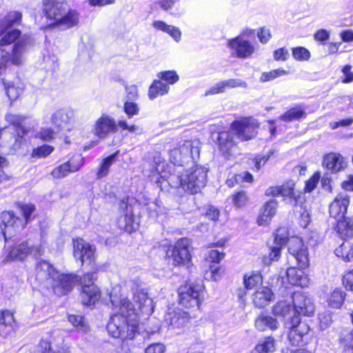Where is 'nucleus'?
I'll use <instances>...</instances> for the list:
<instances>
[{
  "label": "nucleus",
  "instance_id": "43",
  "mask_svg": "<svg viewBox=\"0 0 353 353\" xmlns=\"http://www.w3.org/2000/svg\"><path fill=\"white\" fill-rule=\"evenodd\" d=\"M123 110L128 118H132L138 115L140 111L139 105L132 101H125Z\"/></svg>",
  "mask_w": 353,
  "mask_h": 353
},
{
  "label": "nucleus",
  "instance_id": "12",
  "mask_svg": "<svg viewBox=\"0 0 353 353\" xmlns=\"http://www.w3.org/2000/svg\"><path fill=\"white\" fill-rule=\"evenodd\" d=\"M189 321V314L179 308L169 307L164 316V323L173 330L186 326Z\"/></svg>",
  "mask_w": 353,
  "mask_h": 353
},
{
  "label": "nucleus",
  "instance_id": "23",
  "mask_svg": "<svg viewBox=\"0 0 353 353\" xmlns=\"http://www.w3.org/2000/svg\"><path fill=\"white\" fill-rule=\"evenodd\" d=\"M79 22V14L68 6L65 10L64 14L58 19L54 25L63 29H68L78 25Z\"/></svg>",
  "mask_w": 353,
  "mask_h": 353
},
{
  "label": "nucleus",
  "instance_id": "27",
  "mask_svg": "<svg viewBox=\"0 0 353 353\" xmlns=\"http://www.w3.org/2000/svg\"><path fill=\"white\" fill-rule=\"evenodd\" d=\"M286 276L288 282L293 285L304 288L309 285L310 279L301 270L290 268L286 271Z\"/></svg>",
  "mask_w": 353,
  "mask_h": 353
},
{
  "label": "nucleus",
  "instance_id": "64",
  "mask_svg": "<svg viewBox=\"0 0 353 353\" xmlns=\"http://www.w3.org/2000/svg\"><path fill=\"white\" fill-rule=\"evenodd\" d=\"M352 66L346 65L342 70L345 78L343 79V83H350L353 81V72H351Z\"/></svg>",
  "mask_w": 353,
  "mask_h": 353
},
{
  "label": "nucleus",
  "instance_id": "54",
  "mask_svg": "<svg viewBox=\"0 0 353 353\" xmlns=\"http://www.w3.org/2000/svg\"><path fill=\"white\" fill-rule=\"evenodd\" d=\"M294 185L292 182H288L285 185H280V195L282 196L294 197Z\"/></svg>",
  "mask_w": 353,
  "mask_h": 353
},
{
  "label": "nucleus",
  "instance_id": "19",
  "mask_svg": "<svg viewBox=\"0 0 353 353\" xmlns=\"http://www.w3.org/2000/svg\"><path fill=\"white\" fill-rule=\"evenodd\" d=\"M94 252L95 248L82 239H77L74 241V256L80 260L81 264L86 260L91 261Z\"/></svg>",
  "mask_w": 353,
  "mask_h": 353
},
{
  "label": "nucleus",
  "instance_id": "38",
  "mask_svg": "<svg viewBox=\"0 0 353 353\" xmlns=\"http://www.w3.org/2000/svg\"><path fill=\"white\" fill-rule=\"evenodd\" d=\"M294 311L293 307L287 301H279L273 307L272 312L274 316L286 317L290 312Z\"/></svg>",
  "mask_w": 353,
  "mask_h": 353
},
{
  "label": "nucleus",
  "instance_id": "63",
  "mask_svg": "<svg viewBox=\"0 0 353 353\" xmlns=\"http://www.w3.org/2000/svg\"><path fill=\"white\" fill-rule=\"evenodd\" d=\"M257 36L261 43H265L271 38L270 31L265 28H261L260 31L257 33Z\"/></svg>",
  "mask_w": 353,
  "mask_h": 353
},
{
  "label": "nucleus",
  "instance_id": "62",
  "mask_svg": "<svg viewBox=\"0 0 353 353\" xmlns=\"http://www.w3.org/2000/svg\"><path fill=\"white\" fill-rule=\"evenodd\" d=\"M126 101H134L138 98V89L135 85H130L126 88Z\"/></svg>",
  "mask_w": 353,
  "mask_h": 353
},
{
  "label": "nucleus",
  "instance_id": "25",
  "mask_svg": "<svg viewBox=\"0 0 353 353\" xmlns=\"http://www.w3.org/2000/svg\"><path fill=\"white\" fill-rule=\"evenodd\" d=\"M323 164L327 170L334 173L341 171L346 166L343 157L339 153L334 152L325 155Z\"/></svg>",
  "mask_w": 353,
  "mask_h": 353
},
{
  "label": "nucleus",
  "instance_id": "51",
  "mask_svg": "<svg viewBox=\"0 0 353 353\" xmlns=\"http://www.w3.org/2000/svg\"><path fill=\"white\" fill-rule=\"evenodd\" d=\"M321 175L319 172H315L311 178L305 182V191L311 192L314 190L320 179Z\"/></svg>",
  "mask_w": 353,
  "mask_h": 353
},
{
  "label": "nucleus",
  "instance_id": "15",
  "mask_svg": "<svg viewBox=\"0 0 353 353\" xmlns=\"http://www.w3.org/2000/svg\"><path fill=\"white\" fill-rule=\"evenodd\" d=\"M349 203L350 197L346 193L338 194L330 205V216L336 221L345 219Z\"/></svg>",
  "mask_w": 353,
  "mask_h": 353
},
{
  "label": "nucleus",
  "instance_id": "50",
  "mask_svg": "<svg viewBox=\"0 0 353 353\" xmlns=\"http://www.w3.org/2000/svg\"><path fill=\"white\" fill-rule=\"evenodd\" d=\"M132 219L131 214L128 213L123 214L118 219V225L121 229L128 231L131 228Z\"/></svg>",
  "mask_w": 353,
  "mask_h": 353
},
{
  "label": "nucleus",
  "instance_id": "44",
  "mask_svg": "<svg viewBox=\"0 0 353 353\" xmlns=\"http://www.w3.org/2000/svg\"><path fill=\"white\" fill-rule=\"evenodd\" d=\"M68 321L79 330L85 332L87 331L88 326L85 323L83 316L79 315H70L68 316Z\"/></svg>",
  "mask_w": 353,
  "mask_h": 353
},
{
  "label": "nucleus",
  "instance_id": "59",
  "mask_svg": "<svg viewBox=\"0 0 353 353\" xmlns=\"http://www.w3.org/2000/svg\"><path fill=\"white\" fill-rule=\"evenodd\" d=\"M221 268L217 264L212 265L210 267V272H207V275L210 274V279L213 281H218L221 278Z\"/></svg>",
  "mask_w": 353,
  "mask_h": 353
},
{
  "label": "nucleus",
  "instance_id": "31",
  "mask_svg": "<svg viewBox=\"0 0 353 353\" xmlns=\"http://www.w3.org/2000/svg\"><path fill=\"white\" fill-rule=\"evenodd\" d=\"M335 228L338 235L342 239H350L353 236V222L349 219H342L336 221Z\"/></svg>",
  "mask_w": 353,
  "mask_h": 353
},
{
  "label": "nucleus",
  "instance_id": "5",
  "mask_svg": "<svg viewBox=\"0 0 353 353\" xmlns=\"http://www.w3.org/2000/svg\"><path fill=\"white\" fill-rule=\"evenodd\" d=\"M208 170L201 166L196 165L185 173L172 174L170 176V182L175 188L181 187L184 191L190 194H196L205 186L207 183Z\"/></svg>",
  "mask_w": 353,
  "mask_h": 353
},
{
  "label": "nucleus",
  "instance_id": "58",
  "mask_svg": "<svg viewBox=\"0 0 353 353\" xmlns=\"http://www.w3.org/2000/svg\"><path fill=\"white\" fill-rule=\"evenodd\" d=\"M289 57V52L285 48L276 50L274 52V59L276 61H285Z\"/></svg>",
  "mask_w": 353,
  "mask_h": 353
},
{
  "label": "nucleus",
  "instance_id": "33",
  "mask_svg": "<svg viewBox=\"0 0 353 353\" xmlns=\"http://www.w3.org/2000/svg\"><path fill=\"white\" fill-rule=\"evenodd\" d=\"M216 140L219 145V149L225 154H229L232 147L234 145L232 137L230 132L223 131L217 134Z\"/></svg>",
  "mask_w": 353,
  "mask_h": 353
},
{
  "label": "nucleus",
  "instance_id": "46",
  "mask_svg": "<svg viewBox=\"0 0 353 353\" xmlns=\"http://www.w3.org/2000/svg\"><path fill=\"white\" fill-rule=\"evenodd\" d=\"M319 328L325 330L329 327L332 323V316L330 312L321 313L319 315Z\"/></svg>",
  "mask_w": 353,
  "mask_h": 353
},
{
  "label": "nucleus",
  "instance_id": "32",
  "mask_svg": "<svg viewBox=\"0 0 353 353\" xmlns=\"http://www.w3.org/2000/svg\"><path fill=\"white\" fill-rule=\"evenodd\" d=\"M287 328H294L296 332H298L302 338L307 334L310 331L309 325L305 323H301V319L299 315L294 314L290 319L285 323Z\"/></svg>",
  "mask_w": 353,
  "mask_h": 353
},
{
  "label": "nucleus",
  "instance_id": "8",
  "mask_svg": "<svg viewBox=\"0 0 353 353\" xmlns=\"http://www.w3.org/2000/svg\"><path fill=\"white\" fill-rule=\"evenodd\" d=\"M26 226L23 220L15 216L10 211H4L0 215V232L3 234L5 241L17 231L23 229Z\"/></svg>",
  "mask_w": 353,
  "mask_h": 353
},
{
  "label": "nucleus",
  "instance_id": "48",
  "mask_svg": "<svg viewBox=\"0 0 353 353\" xmlns=\"http://www.w3.org/2000/svg\"><path fill=\"white\" fill-rule=\"evenodd\" d=\"M158 77L163 81L168 82L170 84H174L179 81V76L175 71H165L158 74Z\"/></svg>",
  "mask_w": 353,
  "mask_h": 353
},
{
  "label": "nucleus",
  "instance_id": "6",
  "mask_svg": "<svg viewBox=\"0 0 353 353\" xmlns=\"http://www.w3.org/2000/svg\"><path fill=\"white\" fill-rule=\"evenodd\" d=\"M199 142L185 141L170 150V161L179 166H183L192 159L199 157L200 150Z\"/></svg>",
  "mask_w": 353,
  "mask_h": 353
},
{
  "label": "nucleus",
  "instance_id": "20",
  "mask_svg": "<svg viewBox=\"0 0 353 353\" xmlns=\"http://www.w3.org/2000/svg\"><path fill=\"white\" fill-rule=\"evenodd\" d=\"M1 82L7 96L12 101L16 100L24 89V83L19 77H16L12 80L3 78Z\"/></svg>",
  "mask_w": 353,
  "mask_h": 353
},
{
  "label": "nucleus",
  "instance_id": "10",
  "mask_svg": "<svg viewBox=\"0 0 353 353\" xmlns=\"http://www.w3.org/2000/svg\"><path fill=\"white\" fill-rule=\"evenodd\" d=\"M201 286L199 285H185L179 288V302L185 307H199Z\"/></svg>",
  "mask_w": 353,
  "mask_h": 353
},
{
  "label": "nucleus",
  "instance_id": "37",
  "mask_svg": "<svg viewBox=\"0 0 353 353\" xmlns=\"http://www.w3.org/2000/svg\"><path fill=\"white\" fill-rule=\"evenodd\" d=\"M305 115L306 114L303 108L300 106H296L286 111L280 117V119L285 122H290L305 117Z\"/></svg>",
  "mask_w": 353,
  "mask_h": 353
},
{
  "label": "nucleus",
  "instance_id": "11",
  "mask_svg": "<svg viewBox=\"0 0 353 353\" xmlns=\"http://www.w3.org/2000/svg\"><path fill=\"white\" fill-rule=\"evenodd\" d=\"M68 6L66 0H43V10L46 19L54 25Z\"/></svg>",
  "mask_w": 353,
  "mask_h": 353
},
{
  "label": "nucleus",
  "instance_id": "41",
  "mask_svg": "<svg viewBox=\"0 0 353 353\" xmlns=\"http://www.w3.org/2000/svg\"><path fill=\"white\" fill-rule=\"evenodd\" d=\"M262 282L263 278L260 274H253L249 276H245L244 278L245 287L248 290L261 284Z\"/></svg>",
  "mask_w": 353,
  "mask_h": 353
},
{
  "label": "nucleus",
  "instance_id": "61",
  "mask_svg": "<svg viewBox=\"0 0 353 353\" xmlns=\"http://www.w3.org/2000/svg\"><path fill=\"white\" fill-rule=\"evenodd\" d=\"M272 154L273 152H270L268 155L266 156H257L254 160L256 170H259L266 163L270 155Z\"/></svg>",
  "mask_w": 353,
  "mask_h": 353
},
{
  "label": "nucleus",
  "instance_id": "60",
  "mask_svg": "<svg viewBox=\"0 0 353 353\" xmlns=\"http://www.w3.org/2000/svg\"><path fill=\"white\" fill-rule=\"evenodd\" d=\"M223 256L224 254L216 250H212L208 252V259L211 261L216 263V264L221 261Z\"/></svg>",
  "mask_w": 353,
  "mask_h": 353
},
{
  "label": "nucleus",
  "instance_id": "45",
  "mask_svg": "<svg viewBox=\"0 0 353 353\" xmlns=\"http://www.w3.org/2000/svg\"><path fill=\"white\" fill-rule=\"evenodd\" d=\"M292 56L296 60L307 61L310 57V53L303 47H296L292 49Z\"/></svg>",
  "mask_w": 353,
  "mask_h": 353
},
{
  "label": "nucleus",
  "instance_id": "49",
  "mask_svg": "<svg viewBox=\"0 0 353 353\" xmlns=\"http://www.w3.org/2000/svg\"><path fill=\"white\" fill-rule=\"evenodd\" d=\"M21 212L22 213L23 221L27 223L30 220L32 213L35 211V207L31 203L21 205L20 207Z\"/></svg>",
  "mask_w": 353,
  "mask_h": 353
},
{
  "label": "nucleus",
  "instance_id": "9",
  "mask_svg": "<svg viewBox=\"0 0 353 353\" xmlns=\"http://www.w3.org/2000/svg\"><path fill=\"white\" fill-rule=\"evenodd\" d=\"M43 250L40 245H34L30 241H24L19 245L14 246L6 257V261L19 260L22 261L28 255L34 258L41 256Z\"/></svg>",
  "mask_w": 353,
  "mask_h": 353
},
{
  "label": "nucleus",
  "instance_id": "35",
  "mask_svg": "<svg viewBox=\"0 0 353 353\" xmlns=\"http://www.w3.org/2000/svg\"><path fill=\"white\" fill-rule=\"evenodd\" d=\"M170 87L168 84L159 80H154L149 89V98L154 99L159 95H163L168 92Z\"/></svg>",
  "mask_w": 353,
  "mask_h": 353
},
{
  "label": "nucleus",
  "instance_id": "57",
  "mask_svg": "<svg viewBox=\"0 0 353 353\" xmlns=\"http://www.w3.org/2000/svg\"><path fill=\"white\" fill-rule=\"evenodd\" d=\"M343 284L346 289L353 291V270L343 276Z\"/></svg>",
  "mask_w": 353,
  "mask_h": 353
},
{
  "label": "nucleus",
  "instance_id": "4",
  "mask_svg": "<svg viewBox=\"0 0 353 353\" xmlns=\"http://www.w3.org/2000/svg\"><path fill=\"white\" fill-rule=\"evenodd\" d=\"M0 39V69L5 68L10 62L12 65H20L23 63V54L26 50L27 39L21 38L13 46L11 53L6 51L3 47L12 43L21 34V31L13 29L6 31Z\"/></svg>",
  "mask_w": 353,
  "mask_h": 353
},
{
  "label": "nucleus",
  "instance_id": "3",
  "mask_svg": "<svg viewBox=\"0 0 353 353\" xmlns=\"http://www.w3.org/2000/svg\"><path fill=\"white\" fill-rule=\"evenodd\" d=\"M288 232L285 228H281L274 233V245L271 246V252L268 256L263 258V262L270 264L272 261H277L281 256V250L288 240V251L290 255L296 259L297 265L301 269L309 265L307 248L302 240L298 237L288 238Z\"/></svg>",
  "mask_w": 353,
  "mask_h": 353
},
{
  "label": "nucleus",
  "instance_id": "2",
  "mask_svg": "<svg viewBox=\"0 0 353 353\" xmlns=\"http://www.w3.org/2000/svg\"><path fill=\"white\" fill-rule=\"evenodd\" d=\"M97 277L96 272L85 274L81 277L74 274H62L46 261H39L35 268V279L38 283L43 288L52 290L57 296L66 294L76 283H80L82 288L81 299L85 305L94 304L100 298L99 290L94 285Z\"/></svg>",
  "mask_w": 353,
  "mask_h": 353
},
{
  "label": "nucleus",
  "instance_id": "29",
  "mask_svg": "<svg viewBox=\"0 0 353 353\" xmlns=\"http://www.w3.org/2000/svg\"><path fill=\"white\" fill-rule=\"evenodd\" d=\"M22 14L18 11H10L0 19V35L9 28L21 24Z\"/></svg>",
  "mask_w": 353,
  "mask_h": 353
},
{
  "label": "nucleus",
  "instance_id": "52",
  "mask_svg": "<svg viewBox=\"0 0 353 353\" xmlns=\"http://www.w3.org/2000/svg\"><path fill=\"white\" fill-rule=\"evenodd\" d=\"M13 314L10 311H0V325H11L14 322Z\"/></svg>",
  "mask_w": 353,
  "mask_h": 353
},
{
  "label": "nucleus",
  "instance_id": "30",
  "mask_svg": "<svg viewBox=\"0 0 353 353\" xmlns=\"http://www.w3.org/2000/svg\"><path fill=\"white\" fill-rule=\"evenodd\" d=\"M279 325V322L276 319L263 313L259 314L255 319V327L259 331H265L267 329L275 330Z\"/></svg>",
  "mask_w": 353,
  "mask_h": 353
},
{
  "label": "nucleus",
  "instance_id": "55",
  "mask_svg": "<svg viewBox=\"0 0 353 353\" xmlns=\"http://www.w3.org/2000/svg\"><path fill=\"white\" fill-rule=\"evenodd\" d=\"M165 347L163 343H155L150 345L145 350V353H164Z\"/></svg>",
  "mask_w": 353,
  "mask_h": 353
},
{
  "label": "nucleus",
  "instance_id": "16",
  "mask_svg": "<svg viewBox=\"0 0 353 353\" xmlns=\"http://www.w3.org/2000/svg\"><path fill=\"white\" fill-rule=\"evenodd\" d=\"M228 46L232 50V54L239 58L246 59L250 57L254 50V46L241 37L230 40L228 42Z\"/></svg>",
  "mask_w": 353,
  "mask_h": 353
},
{
  "label": "nucleus",
  "instance_id": "42",
  "mask_svg": "<svg viewBox=\"0 0 353 353\" xmlns=\"http://www.w3.org/2000/svg\"><path fill=\"white\" fill-rule=\"evenodd\" d=\"M54 150V148L50 145H43L34 148L32 150L31 157L34 158H44L48 157Z\"/></svg>",
  "mask_w": 353,
  "mask_h": 353
},
{
  "label": "nucleus",
  "instance_id": "39",
  "mask_svg": "<svg viewBox=\"0 0 353 353\" xmlns=\"http://www.w3.org/2000/svg\"><path fill=\"white\" fill-rule=\"evenodd\" d=\"M345 298V293L341 289H335L328 298V304L333 308H340Z\"/></svg>",
  "mask_w": 353,
  "mask_h": 353
},
{
  "label": "nucleus",
  "instance_id": "47",
  "mask_svg": "<svg viewBox=\"0 0 353 353\" xmlns=\"http://www.w3.org/2000/svg\"><path fill=\"white\" fill-rule=\"evenodd\" d=\"M287 73L285 70L281 68L273 70L268 72H263L261 77V81L263 82L271 81L278 77L285 75Z\"/></svg>",
  "mask_w": 353,
  "mask_h": 353
},
{
  "label": "nucleus",
  "instance_id": "1",
  "mask_svg": "<svg viewBox=\"0 0 353 353\" xmlns=\"http://www.w3.org/2000/svg\"><path fill=\"white\" fill-rule=\"evenodd\" d=\"M126 286L133 291L135 304L130 302L121 286L114 287L109 297L114 314L107 325L110 334L123 341L134 338L139 327V312L149 301L147 292L139 289V280H130Z\"/></svg>",
  "mask_w": 353,
  "mask_h": 353
},
{
  "label": "nucleus",
  "instance_id": "34",
  "mask_svg": "<svg viewBox=\"0 0 353 353\" xmlns=\"http://www.w3.org/2000/svg\"><path fill=\"white\" fill-rule=\"evenodd\" d=\"M276 350L274 338L268 336L259 341L250 353H272Z\"/></svg>",
  "mask_w": 353,
  "mask_h": 353
},
{
  "label": "nucleus",
  "instance_id": "40",
  "mask_svg": "<svg viewBox=\"0 0 353 353\" xmlns=\"http://www.w3.org/2000/svg\"><path fill=\"white\" fill-rule=\"evenodd\" d=\"M117 155V153H114L113 154H111L106 158H105L99 168V171L97 172V178L101 179L105 176L108 175L109 172V169L110 166L112 165L113 162L114 161L115 157Z\"/></svg>",
  "mask_w": 353,
  "mask_h": 353
},
{
  "label": "nucleus",
  "instance_id": "28",
  "mask_svg": "<svg viewBox=\"0 0 353 353\" xmlns=\"http://www.w3.org/2000/svg\"><path fill=\"white\" fill-rule=\"evenodd\" d=\"M77 165H72L70 162L65 163L54 168L51 174L54 178L60 179L65 177L70 172H74L79 170L83 165V159L80 156L75 157Z\"/></svg>",
  "mask_w": 353,
  "mask_h": 353
},
{
  "label": "nucleus",
  "instance_id": "36",
  "mask_svg": "<svg viewBox=\"0 0 353 353\" xmlns=\"http://www.w3.org/2000/svg\"><path fill=\"white\" fill-rule=\"evenodd\" d=\"M335 254L338 257L342 258L345 261L353 259V244L349 241H345L335 250Z\"/></svg>",
  "mask_w": 353,
  "mask_h": 353
},
{
  "label": "nucleus",
  "instance_id": "14",
  "mask_svg": "<svg viewBox=\"0 0 353 353\" xmlns=\"http://www.w3.org/2000/svg\"><path fill=\"white\" fill-rule=\"evenodd\" d=\"M294 314L311 316L314 312V305L311 299L305 294L296 292L292 295Z\"/></svg>",
  "mask_w": 353,
  "mask_h": 353
},
{
  "label": "nucleus",
  "instance_id": "56",
  "mask_svg": "<svg viewBox=\"0 0 353 353\" xmlns=\"http://www.w3.org/2000/svg\"><path fill=\"white\" fill-rule=\"evenodd\" d=\"M290 332L288 333V339L292 345H299V343L302 341V336L299 334L298 332L294 328H288Z\"/></svg>",
  "mask_w": 353,
  "mask_h": 353
},
{
  "label": "nucleus",
  "instance_id": "53",
  "mask_svg": "<svg viewBox=\"0 0 353 353\" xmlns=\"http://www.w3.org/2000/svg\"><path fill=\"white\" fill-rule=\"evenodd\" d=\"M232 201L236 207L240 208L245 205L248 201V196L245 192L241 191L232 196Z\"/></svg>",
  "mask_w": 353,
  "mask_h": 353
},
{
  "label": "nucleus",
  "instance_id": "18",
  "mask_svg": "<svg viewBox=\"0 0 353 353\" xmlns=\"http://www.w3.org/2000/svg\"><path fill=\"white\" fill-rule=\"evenodd\" d=\"M117 130V125L115 121L109 116L103 115L96 121L94 132L96 136L103 139Z\"/></svg>",
  "mask_w": 353,
  "mask_h": 353
},
{
  "label": "nucleus",
  "instance_id": "17",
  "mask_svg": "<svg viewBox=\"0 0 353 353\" xmlns=\"http://www.w3.org/2000/svg\"><path fill=\"white\" fill-rule=\"evenodd\" d=\"M6 120L13 127L18 137L13 145L14 149L17 150L21 147L23 137L28 132V130L23 125L25 117L14 114H8L6 115Z\"/></svg>",
  "mask_w": 353,
  "mask_h": 353
},
{
  "label": "nucleus",
  "instance_id": "22",
  "mask_svg": "<svg viewBox=\"0 0 353 353\" xmlns=\"http://www.w3.org/2000/svg\"><path fill=\"white\" fill-rule=\"evenodd\" d=\"M278 202L274 199L267 201L261 208L257 218V223L259 225H268L272 217L276 214Z\"/></svg>",
  "mask_w": 353,
  "mask_h": 353
},
{
  "label": "nucleus",
  "instance_id": "7",
  "mask_svg": "<svg viewBox=\"0 0 353 353\" xmlns=\"http://www.w3.org/2000/svg\"><path fill=\"white\" fill-rule=\"evenodd\" d=\"M190 244L191 241L189 239H180L174 245L167 250L166 257L172 259L174 265L188 264L191 260Z\"/></svg>",
  "mask_w": 353,
  "mask_h": 353
},
{
  "label": "nucleus",
  "instance_id": "13",
  "mask_svg": "<svg viewBox=\"0 0 353 353\" xmlns=\"http://www.w3.org/2000/svg\"><path fill=\"white\" fill-rule=\"evenodd\" d=\"M232 128L242 141L254 138L257 133L258 125L252 119H244L232 123Z\"/></svg>",
  "mask_w": 353,
  "mask_h": 353
},
{
  "label": "nucleus",
  "instance_id": "21",
  "mask_svg": "<svg viewBox=\"0 0 353 353\" xmlns=\"http://www.w3.org/2000/svg\"><path fill=\"white\" fill-rule=\"evenodd\" d=\"M74 118V112L70 108H63L57 110L53 113L51 117L52 123L58 128H67Z\"/></svg>",
  "mask_w": 353,
  "mask_h": 353
},
{
  "label": "nucleus",
  "instance_id": "24",
  "mask_svg": "<svg viewBox=\"0 0 353 353\" xmlns=\"http://www.w3.org/2000/svg\"><path fill=\"white\" fill-rule=\"evenodd\" d=\"M246 88L247 83L239 79H230L225 81H220L210 88L205 93V96L210 94H216L219 93H222L225 92V90L228 88Z\"/></svg>",
  "mask_w": 353,
  "mask_h": 353
},
{
  "label": "nucleus",
  "instance_id": "26",
  "mask_svg": "<svg viewBox=\"0 0 353 353\" xmlns=\"http://www.w3.org/2000/svg\"><path fill=\"white\" fill-rule=\"evenodd\" d=\"M274 294L268 287L259 288L252 296V301L256 307H264L273 299Z\"/></svg>",
  "mask_w": 353,
  "mask_h": 353
}]
</instances>
